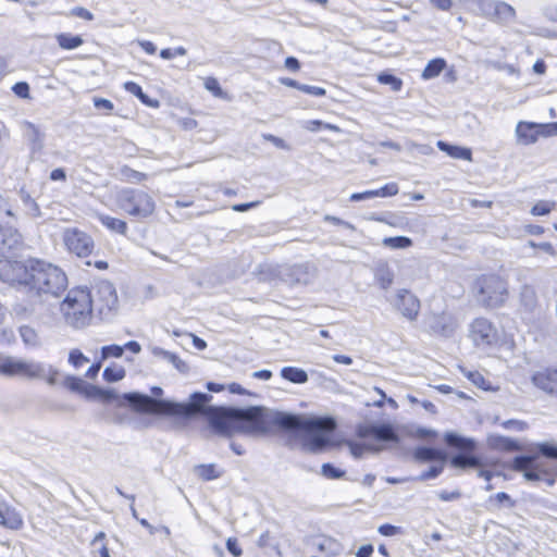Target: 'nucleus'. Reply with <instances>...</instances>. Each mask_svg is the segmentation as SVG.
<instances>
[{
  "label": "nucleus",
  "mask_w": 557,
  "mask_h": 557,
  "mask_svg": "<svg viewBox=\"0 0 557 557\" xmlns=\"http://www.w3.org/2000/svg\"><path fill=\"white\" fill-rule=\"evenodd\" d=\"M0 281L39 297H59L69 284L67 276L60 267L36 257L1 258Z\"/></svg>",
  "instance_id": "obj_1"
},
{
  "label": "nucleus",
  "mask_w": 557,
  "mask_h": 557,
  "mask_svg": "<svg viewBox=\"0 0 557 557\" xmlns=\"http://www.w3.org/2000/svg\"><path fill=\"white\" fill-rule=\"evenodd\" d=\"M272 432L276 430L304 432L308 437L305 447L312 453L321 451L331 446L332 434L336 428L330 417L302 418L298 414L272 411Z\"/></svg>",
  "instance_id": "obj_2"
},
{
  "label": "nucleus",
  "mask_w": 557,
  "mask_h": 557,
  "mask_svg": "<svg viewBox=\"0 0 557 557\" xmlns=\"http://www.w3.org/2000/svg\"><path fill=\"white\" fill-rule=\"evenodd\" d=\"M184 408L182 418H189L196 413H201L215 433L226 437L238 433L239 408L223 406L201 407V404H185Z\"/></svg>",
  "instance_id": "obj_3"
},
{
  "label": "nucleus",
  "mask_w": 557,
  "mask_h": 557,
  "mask_svg": "<svg viewBox=\"0 0 557 557\" xmlns=\"http://www.w3.org/2000/svg\"><path fill=\"white\" fill-rule=\"evenodd\" d=\"M60 312L74 329L89 325L94 313L91 292L86 287L72 288L60 302Z\"/></svg>",
  "instance_id": "obj_4"
},
{
  "label": "nucleus",
  "mask_w": 557,
  "mask_h": 557,
  "mask_svg": "<svg viewBox=\"0 0 557 557\" xmlns=\"http://www.w3.org/2000/svg\"><path fill=\"white\" fill-rule=\"evenodd\" d=\"M122 398L139 414L182 418L185 404L156 399L145 394L125 393Z\"/></svg>",
  "instance_id": "obj_5"
},
{
  "label": "nucleus",
  "mask_w": 557,
  "mask_h": 557,
  "mask_svg": "<svg viewBox=\"0 0 557 557\" xmlns=\"http://www.w3.org/2000/svg\"><path fill=\"white\" fill-rule=\"evenodd\" d=\"M116 203L127 216L139 221L152 216L157 207L152 195L138 188L123 189L117 196Z\"/></svg>",
  "instance_id": "obj_6"
},
{
  "label": "nucleus",
  "mask_w": 557,
  "mask_h": 557,
  "mask_svg": "<svg viewBox=\"0 0 557 557\" xmlns=\"http://www.w3.org/2000/svg\"><path fill=\"white\" fill-rule=\"evenodd\" d=\"M0 373L7 376H24L27 379H44L49 385L59 381L60 372L50 367L46 372L40 363L27 362L0 355Z\"/></svg>",
  "instance_id": "obj_7"
},
{
  "label": "nucleus",
  "mask_w": 557,
  "mask_h": 557,
  "mask_svg": "<svg viewBox=\"0 0 557 557\" xmlns=\"http://www.w3.org/2000/svg\"><path fill=\"white\" fill-rule=\"evenodd\" d=\"M473 293L482 306L497 308L505 302L507 285L498 275H481L474 281Z\"/></svg>",
  "instance_id": "obj_8"
},
{
  "label": "nucleus",
  "mask_w": 557,
  "mask_h": 557,
  "mask_svg": "<svg viewBox=\"0 0 557 557\" xmlns=\"http://www.w3.org/2000/svg\"><path fill=\"white\" fill-rule=\"evenodd\" d=\"M272 411L263 407L239 408L238 433H272Z\"/></svg>",
  "instance_id": "obj_9"
},
{
  "label": "nucleus",
  "mask_w": 557,
  "mask_h": 557,
  "mask_svg": "<svg viewBox=\"0 0 557 557\" xmlns=\"http://www.w3.org/2000/svg\"><path fill=\"white\" fill-rule=\"evenodd\" d=\"M535 448L536 451H539L537 445ZM539 455L540 453L516 456L512 460V469L515 471L521 472L527 481H544L547 486H553L555 484V479L547 470L542 468L539 461ZM541 456L543 455L541 454Z\"/></svg>",
  "instance_id": "obj_10"
},
{
  "label": "nucleus",
  "mask_w": 557,
  "mask_h": 557,
  "mask_svg": "<svg viewBox=\"0 0 557 557\" xmlns=\"http://www.w3.org/2000/svg\"><path fill=\"white\" fill-rule=\"evenodd\" d=\"M62 239L66 250L77 258H87L95 249L92 237L77 227L64 230Z\"/></svg>",
  "instance_id": "obj_11"
},
{
  "label": "nucleus",
  "mask_w": 557,
  "mask_h": 557,
  "mask_svg": "<svg viewBox=\"0 0 557 557\" xmlns=\"http://www.w3.org/2000/svg\"><path fill=\"white\" fill-rule=\"evenodd\" d=\"M469 336L476 347L492 346L498 339L496 327L485 318H478L471 323Z\"/></svg>",
  "instance_id": "obj_12"
},
{
  "label": "nucleus",
  "mask_w": 557,
  "mask_h": 557,
  "mask_svg": "<svg viewBox=\"0 0 557 557\" xmlns=\"http://www.w3.org/2000/svg\"><path fill=\"white\" fill-rule=\"evenodd\" d=\"M392 307L409 321H414L420 311V300L408 289H399L391 300Z\"/></svg>",
  "instance_id": "obj_13"
},
{
  "label": "nucleus",
  "mask_w": 557,
  "mask_h": 557,
  "mask_svg": "<svg viewBox=\"0 0 557 557\" xmlns=\"http://www.w3.org/2000/svg\"><path fill=\"white\" fill-rule=\"evenodd\" d=\"M426 329L434 335L450 337L457 329V321L451 313H430L425 318Z\"/></svg>",
  "instance_id": "obj_14"
},
{
  "label": "nucleus",
  "mask_w": 557,
  "mask_h": 557,
  "mask_svg": "<svg viewBox=\"0 0 557 557\" xmlns=\"http://www.w3.org/2000/svg\"><path fill=\"white\" fill-rule=\"evenodd\" d=\"M24 247V237L18 228L0 224V256H5Z\"/></svg>",
  "instance_id": "obj_15"
},
{
  "label": "nucleus",
  "mask_w": 557,
  "mask_h": 557,
  "mask_svg": "<svg viewBox=\"0 0 557 557\" xmlns=\"http://www.w3.org/2000/svg\"><path fill=\"white\" fill-rule=\"evenodd\" d=\"M531 380L537 388L557 398V367L540 370L532 375Z\"/></svg>",
  "instance_id": "obj_16"
},
{
  "label": "nucleus",
  "mask_w": 557,
  "mask_h": 557,
  "mask_svg": "<svg viewBox=\"0 0 557 557\" xmlns=\"http://www.w3.org/2000/svg\"><path fill=\"white\" fill-rule=\"evenodd\" d=\"M0 524L10 530H20L24 521L15 507L8 503H2L0 504Z\"/></svg>",
  "instance_id": "obj_17"
},
{
  "label": "nucleus",
  "mask_w": 557,
  "mask_h": 557,
  "mask_svg": "<svg viewBox=\"0 0 557 557\" xmlns=\"http://www.w3.org/2000/svg\"><path fill=\"white\" fill-rule=\"evenodd\" d=\"M517 140L521 145L534 144L540 137L539 124L533 122H519L516 127Z\"/></svg>",
  "instance_id": "obj_18"
},
{
  "label": "nucleus",
  "mask_w": 557,
  "mask_h": 557,
  "mask_svg": "<svg viewBox=\"0 0 557 557\" xmlns=\"http://www.w3.org/2000/svg\"><path fill=\"white\" fill-rule=\"evenodd\" d=\"M98 220L109 232L124 237L128 236V224L125 220L108 214H100Z\"/></svg>",
  "instance_id": "obj_19"
},
{
  "label": "nucleus",
  "mask_w": 557,
  "mask_h": 557,
  "mask_svg": "<svg viewBox=\"0 0 557 557\" xmlns=\"http://www.w3.org/2000/svg\"><path fill=\"white\" fill-rule=\"evenodd\" d=\"M361 436L364 440L367 437H373L379 443V445H376L375 447H371V446H369L366 443V441H363L362 444H354L351 446V449H352V453L355 455H360L361 454V447H366L367 449H376V450H379L381 448V443H383V425L374 426V428H371V429H364L361 432Z\"/></svg>",
  "instance_id": "obj_20"
},
{
  "label": "nucleus",
  "mask_w": 557,
  "mask_h": 557,
  "mask_svg": "<svg viewBox=\"0 0 557 557\" xmlns=\"http://www.w3.org/2000/svg\"><path fill=\"white\" fill-rule=\"evenodd\" d=\"M413 456L419 461H438L444 463L446 461V454L437 448L429 446H419L414 449Z\"/></svg>",
  "instance_id": "obj_21"
},
{
  "label": "nucleus",
  "mask_w": 557,
  "mask_h": 557,
  "mask_svg": "<svg viewBox=\"0 0 557 557\" xmlns=\"http://www.w3.org/2000/svg\"><path fill=\"white\" fill-rule=\"evenodd\" d=\"M437 147L441 151L446 152L449 157L455 159L468 160L470 161L472 158V151L469 148L460 147L456 145L448 144L443 140L437 141Z\"/></svg>",
  "instance_id": "obj_22"
},
{
  "label": "nucleus",
  "mask_w": 557,
  "mask_h": 557,
  "mask_svg": "<svg viewBox=\"0 0 557 557\" xmlns=\"http://www.w3.org/2000/svg\"><path fill=\"white\" fill-rule=\"evenodd\" d=\"M520 304L524 310L532 312L537 307V295L533 286L523 285L520 290Z\"/></svg>",
  "instance_id": "obj_23"
},
{
  "label": "nucleus",
  "mask_w": 557,
  "mask_h": 557,
  "mask_svg": "<svg viewBox=\"0 0 557 557\" xmlns=\"http://www.w3.org/2000/svg\"><path fill=\"white\" fill-rule=\"evenodd\" d=\"M515 16L516 11L510 4L504 1H497L493 21L498 23H510L515 20Z\"/></svg>",
  "instance_id": "obj_24"
},
{
  "label": "nucleus",
  "mask_w": 557,
  "mask_h": 557,
  "mask_svg": "<svg viewBox=\"0 0 557 557\" xmlns=\"http://www.w3.org/2000/svg\"><path fill=\"white\" fill-rule=\"evenodd\" d=\"M490 444L493 448L504 451H518L521 450V445L510 437L496 435L490 438Z\"/></svg>",
  "instance_id": "obj_25"
},
{
  "label": "nucleus",
  "mask_w": 557,
  "mask_h": 557,
  "mask_svg": "<svg viewBox=\"0 0 557 557\" xmlns=\"http://www.w3.org/2000/svg\"><path fill=\"white\" fill-rule=\"evenodd\" d=\"M281 376L295 384H304L308 381L307 372L297 367H284L281 370Z\"/></svg>",
  "instance_id": "obj_26"
},
{
  "label": "nucleus",
  "mask_w": 557,
  "mask_h": 557,
  "mask_svg": "<svg viewBox=\"0 0 557 557\" xmlns=\"http://www.w3.org/2000/svg\"><path fill=\"white\" fill-rule=\"evenodd\" d=\"M59 47L63 50H73L84 44V39L79 35L61 33L55 36Z\"/></svg>",
  "instance_id": "obj_27"
},
{
  "label": "nucleus",
  "mask_w": 557,
  "mask_h": 557,
  "mask_svg": "<svg viewBox=\"0 0 557 557\" xmlns=\"http://www.w3.org/2000/svg\"><path fill=\"white\" fill-rule=\"evenodd\" d=\"M124 89L132 95L136 96L141 103L151 107L157 108L159 106L158 100L150 99L144 91L143 88L135 82L128 81L124 83Z\"/></svg>",
  "instance_id": "obj_28"
},
{
  "label": "nucleus",
  "mask_w": 557,
  "mask_h": 557,
  "mask_svg": "<svg viewBox=\"0 0 557 557\" xmlns=\"http://www.w3.org/2000/svg\"><path fill=\"white\" fill-rule=\"evenodd\" d=\"M450 463L455 468H475L480 465L479 458L466 453H457L450 458Z\"/></svg>",
  "instance_id": "obj_29"
},
{
  "label": "nucleus",
  "mask_w": 557,
  "mask_h": 557,
  "mask_svg": "<svg viewBox=\"0 0 557 557\" xmlns=\"http://www.w3.org/2000/svg\"><path fill=\"white\" fill-rule=\"evenodd\" d=\"M446 67V61L442 58H435L428 62L426 66L422 71L421 77L423 79H431L441 74Z\"/></svg>",
  "instance_id": "obj_30"
},
{
  "label": "nucleus",
  "mask_w": 557,
  "mask_h": 557,
  "mask_svg": "<svg viewBox=\"0 0 557 557\" xmlns=\"http://www.w3.org/2000/svg\"><path fill=\"white\" fill-rule=\"evenodd\" d=\"M491 505L496 509L508 508L511 509L516 507V500L511 498V496L505 492H498L495 495L490 496L487 500Z\"/></svg>",
  "instance_id": "obj_31"
},
{
  "label": "nucleus",
  "mask_w": 557,
  "mask_h": 557,
  "mask_svg": "<svg viewBox=\"0 0 557 557\" xmlns=\"http://www.w3.org/2000/svg\"><path fill=\"white\" fill-rule=\"evenodd\" d=\"M126 375L125 369L116 363H112L103 370V380L108 383H114L123 380Z\"/></svg>",
  "instance_id": "obj_32"
},
{
  "label": "nucleus",
  "mask_w": 557,
  "mask_h": 557,
  "mask_svg": "<svg viewBox=\"0 0 557 557\" xmlns=\"http://www.w3.org/2000/svg\"><path fill=\"white\" fill-rule=\"evenodd\" d=\"M205 88L210 91L214 97L220 99H230V96L226 91H224L219 83V81L213 76H208L203 79Z\"/></svg>",
  "instance_id": "obj_33"
},
{
  "label": "nucleus",
  "mask_w": 557,
  "mask_h": 557,
  "mask_svg": "<svg viewBox=\"0 0 557 557\" xmlns=\"http://www.w3.org/2000/svg\"><path fill=\"white\" fill-rule=\"evenodd\" d=\"M305 128L309 132L315 133L321 129L331 131L334 133H341L342 129L339 126L331 123H324L320 120H309L305 123Z\"/></svg>",
  "instance_id": "obj_34"
},
{
  "label": "nucleus",
  "mask_w": 557,
  "mask_h": 557,
  "mask_svg": "<svg viewBox=\"0 0 557 557\" xmlns=\"http://www.w3.org/2000/svg\"><path fill=\"white\" fill-rule=\"evenodd\" d=\"M496 3V0H480L474 5V10L478 12V14L493 20Z\"/></svg>",
  "instance_id": "obj_35"
},
{
  "label": "nucleus",
  "mask_w": 557,
  "mask_h": 557,
  "mask_svg": "<svg viewBox=\"0 0 557 557\" xmlns=\"http://www.w3.org/2000/svg\"><path fill=\"white\" fill-rule=\"evenodd\" d=\"M121 175L123 177V181L128 183H141L148 178L147 174L138 172L127 165L121 168Z\"/></svg>",
  "instance_id": "obj_36"
},
{
  "label": "nucleus",
  "mask_w": 557,
  "mask_h": 557,
  "mask_svg": "<svg viewBox=\"0 0 557 557\" xmlns=\"http://www.w3.org/2000/svg\"><path fill=\"white\" fill-rule=\"evenodd\" d=\"M412 246L411 238L407 236H385V247L391 249H406Z\"/></svg>",
  "instance_id": "obj_37"
},
{
  "label": "nucleus",
  "mask_w": 557,
  "mask_h": 557,
  "mask_svg": "<svg viewBox=\"0 0 557 557\" xmlns=\"http://www.w3.org/2000/svg\"><path fill=\"white\" fill-rule=\"evenodd\" d=\"M86 382H84L81 377L69 375L63 380V386L73 392L82 395L84 391Z\"/></svg>",
  "instance_id": "obj_38"
},
{
  "label": "nucleus",
  "mask_w": 557,
  "mask_h": 557,
  "mask_svg": "<svg viewBox=\"0 0 557 557\" xmlns=\"http://www.w3.org/2000/svg\"><path fill=\"white\" fill-rule=\"evenodd\" d=\"M197 473L205 481H211L220 476V472L216 470V467L212 463L198 466Z\"/></svg>",
  "instance_id": "obj_39"
},
{
  "label": "nucleus",
  "mask_w": 557,
  "mask_h": 557,
  "mask_svg": "<svg viewBox=\"0 0 557 557\" xmlns=\"http://www.w3.org/2000/svg\"><path fill=\"white\" fill-rule=\"evenodd\" d=\"M537 450L547 459L557 460V444L554 442H542L537 444Z\"/></svg>",
  "instance_id": "obj_40"
},
{
  "label": "nucleus",
  "mask_w": 557,
  "mask_h": 557,
  "mask_svg": "<svg viewBox=\"0 0 557 557\" xmlns=\"http://www.w3.org/2000/svg\"><path fill=\"white\" fill-rule=\"evenodd\" d=\"M385 224L403 230L406 228L409 223L407 218L404 215L396 213H385Z\"/></svg>",
  "instance_id": "obj_41"
},
{
  "label": "nucleus",
  "mask_w": 557,
  "mask_h": 557,
  "mask_svg": "<svg viewBox=\"0 0 557 557\" xmlns=\"http://www.w3.org/2000/svg\"><path fill=\"white\" fill-rule=\"evenodd\" d=\"M124 347L120 345H108L101 348V359L106 360L108 358H120L123 356Z\"/></svg>",
  "instance_id": "obj_42"
},
{
  "label": "nucleus",
  "mask_w": 557,
  "mask_h": 557,
  "mask_svg": "<svg viewBox=\"0 0 557 557\" xmlns=\"http://www.w3.org/2000/svg\"><path fill=\"white\" fill-rule=\"evenodd\" d=\"M89 359L77 348L72 349L69 354V362L76 369L86 364Z\"/></svg>",
  "instance_id": "obj_43"
},
{
  "label": "nucleus",
  "mask_w": 557,
  "mask_h": 557,
  "mask_svg": "<svg viewBox=\"0 0 557 557\" xmlns=\"http://www.w3.org/2000/svg\"><path fill=\"white\" fill-rule=\"evenodd\" d=\"M444 470V463L440 462V465H435L429 468V470L423 471L419 474L416 480L418 481H428L437 478Z\"/></svg>",
  "instance_id": "obj_44"
},
{
  "label": "nucleus",
  "mask_w": 557,
  "mask_h": 557,
  "mask_svg": "<svg viewBox=\"0 0 557 557\" xmlns=\"http://www.w3.org/2000/svg\"><path fill=\"white\" fill-rule=\"evenodd\" d=\"M384 83L385 86H388L392 91H400L403 88V79L395 76L394 74H391L388 72H385L384 75Z\"/></svg>",
  "instance_id": "obj_45"
},
{
  "label": "nucleus",
  "mask_w": 557,
  "mask_h": 557,
  "mask_svg": "<svg viewBox=\"0 0 557 557\" xmlns=\"http://www.w3.org/2000/svg\"><path fill=\"white\" fill-rule=\"evenodd\" d=\"M468 379L478 387L488 391L491 388L490 383L483 377V375L478 371H470L467 374Z\"/></svg>",
  "instance_id": "obj_46"
},
{
  "label": "nucleus",
  "mask_w": 557,
  "mask_h": 557,
  "mask_svg": "<svg viewBox=\"0 0 557 557\" xmlns=\"http://www.w3.org/2000/svg\"><path fill=\"white\" fill-rule=\"evenodd\" d=\"M321 471H322V474L327 478V479H341L345 472L335 468L333 465L331 463H324L322 465V468H321Z\"/></svg>",
  "instance_id": "obj_47"
},
{
  "label": "nucleus",
  "mask_w": 557,
  "mask_h": 557,
  "mask_svg": "<svg viewBox=\"0 0 557 557\" xmlns=\"http://www.w3.org/2000/svg\"><path fill=\"white\" fill-rule=\"evenodd\" d=\"M552 208L553 207L549 205V202L539 201L532 207L531 213L533 215H546L552 211Z\"/></svg>",
  "instance_id": "obj_48"
},
{
  "label": "nucleus",
  "mask_w": 557,
  "mask_h": 557,
  "mask_svg": "<svg viewBox=\"0 0 557 557\" xmlns=\"http://www.w3.org/2000/svg\"><path fill=\"white\" fill-rule=\"evenodd\" d=\"M226 548L227 550L234 556L239 557L243 554V549L238 544V541L236 537H228L226 541Z\"/></svg>",
  "instance_id": "obj_49"
},
{
  "label": "nucleus",
  "mask_w": 557,
  "mask_h": 557,
  "mask_svg": "<svg viewBox=\"0 0 557 557\" xmlns=\"http://www.w3.org/2000/svg\"><path fill=\"white\" fill-rule=\"evenodd\" d=\"M505 429H515L517 431H524L528 429V423L521 420L509 419L502 423Z\"/></svg>",
  "instance_id": "obj_50"
},
{
  "label": "nucleus",
  "mask_w": 557,
  "mask_h": 557,
  "mask_svg": "<svg viewBox=\"0 0 557 557\" xmlns=\"http://www.w3.org/2000/svg\"><path fill=\"white\" fill-rule=\"evenodd\" d=\"M12 90L20 98H28L29 97V86L26 82H18L13 87Z\"/></svg>",
  "instance_id": "obj_51"
},
{
  "label": "nucleus",
  "mask_w": 557,
  "mask_h": 557,
  "mask_svg": "<svg viewBox=\"0 0 557 557\" xmlns=\"http://www.w3.org/2000/svg\"><path fill=\"white\" fill-rule=\"evenodd\" d=\"M70 14L72 16H76V17L83 18L85 21L94 20V14L83 7H76V8L72 9Z\"/></svg>",
  "instance_id": "obj_52"
},
{
  "label": "nucleus",
  "mask_w": 557,
  "mask_h": 557,
  "mask_svg": "<svg viewBox=\"0 0 557 557\" xmlns=\"http://www.w3.org/2000/svg\"><path fill=\"white\" fill-rule=\"evenodd\" d=\"M540 136H555L557 135V122L539 124Z\"/></svg>",
  "instance_id": "obj_53"
},
{
  "label": "nucleus",
  "mask_w": 557,
  "mask_h": 557,
  "mask_svg": "<svg viewBox=\"0 0 557 557\" xmlns=\"http://www.w3.org/2000/svg\"><path fill=\"white\" fill-rule=\"evenodd\" d=\"M300 91L315 97H323L326 94V90L324 88L309 85H304L302 87H300Z\"/></svg>",
  "instance_id": "obj_54"
},
{
  "label": "nucleus",
  "mask_w": 557,
  "mask_h": 557,
  "mask_svg": "<svg viewBox=\"0 0 557 557\" xmlns=\"http://www.w3.org/2000/svg\"><path fill=\"white\" fill-rule=\"evenodd\" d=\"M437 496L443 502H451L459 499L461 497V493L459 490H455L453 492L441 491L437 493Z\"/></svg>",
  "instance_id": "obj_55"
},
{
  "label": "nucleus",
  "mask_w": 557,
  "mask_h": 557,
  "mask_svg": "<svg viewBox=\"0 0 557 557\" xmlns=\"http://www.w3.org/2000/svg\"><path fill=\"white\" fill-rule=\"evenodd\" d=\"M1 213H4L7 216H11V218H13L15 215L13 206L2 195H0V214Z\"/></svg>",
  "instance_id": "obj_56"
},
{
  "label": "nucleus",
  "mask_w": 557,
  "mask_h": 557,
  "mask_svg": "<svg viewBox=\"0 0 557 557\" xmlns=\"http://www.w3.org/2000/svg\"><path fill=\"white\" fill-rule=\"evenodd\" d=\"M99 392H100V387L86 383L85 388L82 392V396H84L87 399H97Z\"/></svg>",
  "instance_id": "obj_57"
},
{
  "label": "nucleus",
  "mask_w": 557,
  "mask_h": 557,
  "mask_svg": "<svg viewBox=\"0 0 557 557\" xmlns=\"http://www.w3.org/2000/svg\"><path fill=\"white\" fill-rule=\"evenodd\" d=\"M185 49L183 47H180V48H176L175 50H172L170 48H166V49H162L160 51V57L162 59H172L174 58L175 55H184L185 54Z\"/></svg>",
  "instance_id": "obj_58"
},
{
  "label": "nucleus",
  "mask_w": 557,
  "mask_h": 557,
  "mask_svg": "<svg viewBox=\"0 0 557 557\" xmlns=\"http://www.w3.org/2000/svg\"><path fill=\"white\" fill-rule=\"evenodd\" d=\"M227 391L232 394L242 395V396H250L251 393L244 388L240 384L233 382L226 386Z\"/></svg>",
  "instance_id": "obj_59"
},
{
  "label": "nucleus",
  "mask_w": 557,
  "mask_h": 557,
  "mask_svg": "<svg viewBox=\"0 0 557 557\" xmlns=\"http://www.w3.org/2000/svg\"><path fill=\"white\" fill-rule=\"evenodd\" d=\"M94 106L97 109H104L108 112H111L114 108L113 103L110 100L100 97L94 98Z\"/></svg>",
  "instance_id": "obj_60"
},
{
  "label": "nucleus",
  "mask_w": 557,
  "mask_h": 557,
  "mask_svg": "<svg viewBox=\"0 0 557 557\" xmlns=\"http://www.w3.org/2000/svg\"><path fill=\"white\" fill-rule=\"evenodd\" d=\"M119 396L115 394V392L111 391V389H103V388H100V392H99V395H98V398L99 400L103 401V403H110L112 400H115Z\"/></svg>",
  "instance_id": "obj_61"
},
{
  "label": "nucleus",
  "mask_w": 557,
  "mask_h": 557,
  "mask_svg": "<svg viewBox=\"0 0 557 557\" xmlns=\"http://www.w3.org/2000/svg\"><path fill=\"white\" fill-rule=\"evenodd\" d=\"M260 203H261V201H259V200L246 202V203H237V205L232 206V209L236 212H245V211H248L249 209L258 207Z\"/></svg>",
  "instance_id": "obj_62"
},
{
  "label": "nucleus",
  "mask_w": 557,
  "mask_h": 557,
  "mask_svg": "<svg viewBox=\"0 0 557 557\" xmlns=\"http://www.w3.org/2000/svg\"><path fill=\"white\" fill-rule=\"evenodd\" d=\"M211 399V396L202 393H195L191 396V401L189 404H201V407H206L205 404Z\"/></svg>",
  "instance_id": "obj_63"
},
{
  "label": "nucleus",
  "mask_w": 557,
  "mask_h": 557,
  "mask_svg": "<svg viewBox=\"0 0 557 557\" xmlns=\"http://www.w3.org/2000/svg\"><path fill=\"white\" fill-rule=\"evenodd\" d=\"M285 66L292 72H298L300 70V62L295 57H287L285 59Z\"/></svg>",
  "instance_id": "obj_64"
}]
</instances>
